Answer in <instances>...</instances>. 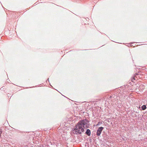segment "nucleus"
<instances>
[{
    "label": "nucleus",
    "mask_w": 147,
    "mask_h": 147,
    "mask_svg": "<svg viewBox=\"0 0 147 147\" xmlns=\"http://www.w3.org/2000/svg\"><path fill=\"white\" fill-rule=\"evenodd\" d=\"M86 134L88 136H90L91 134L90 131V129H87L86 131Z\"/></svg>",
    "instance_id": "obj_3"
},
{
    "label": "nucleus",
    "mask_w": 147,
    "mask_h": 147,
    "mask_svg": "<svg viewBox=\"0 0 147 147\" xmlns=\"http://www.w3.org/2000/svg\"><path fill=\"white\" fill-rule=\"evenodd\" d=\"M142 108L143 110H144L146 109V105H143L142 106Z\"/></svg>",
    "instance_id": "obj_4"
},
{
    "label": "nucleus",
    "mask_w": 147,
    "mask_h": 147,
    "mask_svg": "<svg viewBox=\"0 0 147 147\" xmlns=\"http://www.w3.org/2000/svg\"><path fill=\"white\" fill-rule=\"evenodd\" d=\"M88 120L87 119L82 120L78 122L76 125V127L73 130L74 134H80L82 132L84 131L83 128H87L89 125L88 124Z\"/></svg>",
    "instance_id": "obj_1"
},
{
    "label": "nucleus",
    "mask_w": 147,
    "mask_h": 147,
    "mask_svg": "<svg viewBox=\"0 0 147 147\" xmlns=\"http://www.w3.org/2000/svg\"><path fill=\"white\" fill-rule=\"evenodd\" d=\"M103 129V127H102L98 128L96 133V134L97 136L100 135Z\"/></svg>",
    "instance_id": "obj_2"
}]
</instances>
